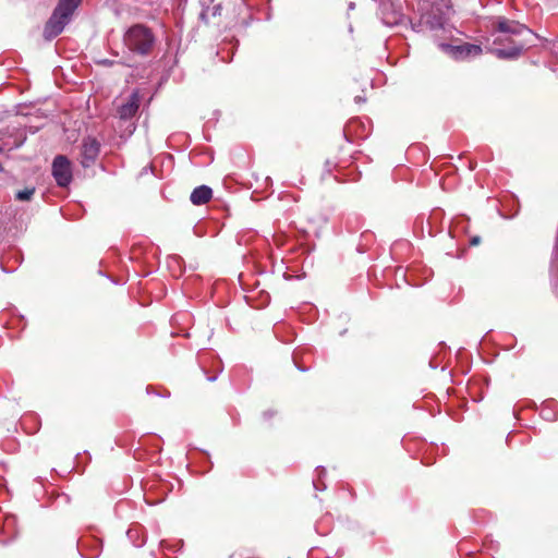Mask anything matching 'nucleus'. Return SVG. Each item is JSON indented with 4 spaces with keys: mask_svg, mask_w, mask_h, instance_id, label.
<instances>
[{
    "mask_svg": "<svg viewBox=\"0 0 558 558\" xmlns=\"http://www.w3.org/2000/svg\"><path fill=\"white\" fill-rule=\"evenodd\" d=\"M80 3L81 0H59L52 15L45 25L44 36L46 39L50 40L62 33Z\"/></svg>",
    "mask_w": 558,
    "mask_h": 558,
    "instance_id": "1",
    "label": "nucleus"
},
{
    "mask_svg": "<svg viewBox=\"0 0 558 558\" xmlns=\"http://www.w3.org/2000/svg\"><path fill=\"white\" fill-rule=\"evenodd\" d=\"M124 44L134 52L147 54L155 44V37L149 28L144 25H134L124 35Z\"/></svg>",
    "mask_w": 558,
    "mask_h": 558,
    "instance_id": "2",
    "label": "nucleus"
},
{
    "mask_svg": "<svg viewBox=\"0 0 558 558\" xmlns=\"http://www.w3.org/2000/svg\"><path fill=\"white\" fill-rule=\"evenodd\" d=\"M441 50L456 60H466L469 58L477 57L482 53V48L478 45L464 43L461 45L441 44Z\"/></svg>",
    "mask_w": 558,
    "mask_h": 558,
    "instance_id": "3",
    "label": "nucleus"
},
{
    "mask_svg": "<svg viewBox=\"0 0 558 558\" xmlns=\"http://www.w3.org/2000/svg\"><path fill=\"white\" fill-rule=\"evenodd\" d=\"M52 175L61 187L68 186L72 181V167L70 160L62 155L57 156L52 162Z\"/></svg>",
    "mask_w": 558,
    "mask_h": 558,
    "instance_id": "4",
    "label": "nucleus"
},
{
    "mask_svg": "<svg viewBox=\"0 0 558 558\" xmlns=\"http://www.w3.org/2000/svg\"><path fill=\"white\" fill-rule=\"evenodd\" d=\"M141 98L138 92H133L125 101L118 107V116L121 120L133 118L140 108Z\"/></svg>",
    "mask_w": 558,
    "mask_h": 558,
    "instance_id": "5",
    "label": "nucleus"
},
{
    "mask_svg": "<svg viewBox=\"0 0 558 558\" xmlns=\"http://www.w3.org/2000/svg\"><path fill=\"white\" fill-rule=\"evenodd\" d=\"M100 144L96 138L87 137L82 144V165L88 167L93 163L99 154Z\"/></svg>",
    "mask_w": 558,
    "mask_h": 558,
    "instance_id": "6",
    "label": "nucleus"
},
{
    "mask_svg": "<svg viewBox=\"0 0 558 558\" xmlns=\"http://www.w3.org/2000/svg\"><path fill=\"white\" fill-rule=\"evenodd\" d=\"M498 31L504 34H511V35H521L523 33L531 34V31L525 27L523 24H520L514 21L509 20H499L498 21Z\"/></svg>",
    "mask_w": 558,
    "mask_h": 558,
    "instance_id": "7",
    "label": "nucleus"
},
{
    "mask_svg": "<svg viewBox=\"0 0 558 558\" xmlns=\"http://www.w3.org/2000/svg\"><path fill=\"white\" fill-rule=\"evenodd\" d=\"M211 189L208 187L207 185H201L194 189L190 198L194 205H204L211 198Z\"/></svg>",
    "mask_w": 558,
    "mask_h": 558,
    "instance_id": "8",
    "label": "nucleus"
},
{
    "mask_svg": "<svg viewBox=\"0 0 558 558\" xmlns=\"http://www.w3.org/2000/svg\"><path fill=\"white\" fill-rule=\"evenodd\" d=\"M523 47V44H518L511 48H496L494 53L500 59H515L521 54Z\"/></svg>",
    "mask_w": 558,
    "mask_h": 558,
    "instance_id": "9",
    "label": "nucleus"
},
{
    "mask_svg": "<svg viewBox=\"0 0 558 558\" xmlns=\"http://www.w3.org/2000/svg\"><path fill=\"white\" fill-rule=\"evenodd\" d=\"M34 193H35V187H26L25 190L19 191L16 193V199L22 201V202L29 201L32 198V196L34 195Z\"/></svg>",
    "mask_w": 558,
    "mask_h": 558,
    "instance_id": "10",
    "label": "nucleus"
},
{
    "mask_svg": "<svg viewBox=\"0 0 558 558\" xmlns=\"http://www.w3.org/2000/svg\"><path fill=\"white\" fill-rule=\"evenodd\" d=\"M541 414L546 420H555L556 418V415L555 414L550 415L546 408L542 409Z\"/></svg>",
    "mask_w": 558,
    "mask_h": 558,
    "instance_id": "11",
    "label": "nucleus"
},
{
    "mask_svg": "<svg viewBox=\"0 0 558 558\" xmlns=\"http://www.w3.org/2000/svg\"><path fill=\"white\" fill-rule=\"evenodd\" d=\"M401 15H398V16H395L393 20H386L385 19V23L388 24V25H393V24H398L401 22Z\"/></svg>",
    "mask_w": 558,
    "mask_h": 558,
    "instance_id": "12",
    "label": "nucleus"
},
{
    "mask_svg": "<svg viewBox=\"0 0 558 558\" xmlns=\"http://www.w3.org/2000/svg\"><path fill=\"white\" fill-rule=\"evenodd\" d=\"M477 243H478V239H477V238H474V239L472 240V244H477Z\"/></svg>",
    "mask_w": 558,
    "mask_h": 558,
    "instance_id": "13",
    "label": "nucleus"
}]
</instances>
